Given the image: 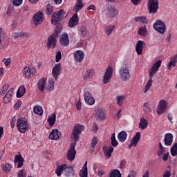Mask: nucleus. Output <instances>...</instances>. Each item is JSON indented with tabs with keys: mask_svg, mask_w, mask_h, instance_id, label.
Returning <instances> with one entry per match:
<instances>
[{
	"mask_svg": "<svg viewBox=\"0 0 177 177\" xmlns=\"http://www.w3.org/2000/svg\"><path fill=\"white\" fill-rule=\"evenodd\" d=\"M84 8V3L82 0H77L75 6L73 7V12L75 13H78Z\"/></svg>",
	"mask_w": 177,
	"mask_h": 177,
	"instance_id": "nucleus-25",
	"label": "nucleus"
},
{
	"mask_svg": "<svg viewBox=\"0 0 177 177\" xmlns=\"http://www.w3.org/2000/svg\"><path fill=\"white\" fill-rule=\"evenodd\" d=\"M47 121L50 127H53V125H55V123L56 122V113H53L50 115L48 118L47 119Z\"/></svg>",
	"mask_w": 177,
	"mask_h": 177,
	"instance_id": "nucleus-34",
	"label": "nucleus"
},
{
	"mask_svg": "<svg viewBox=\"0 0 177 177\" xmlns=\"http://www.w3.org/2000/svg\"><path fill=\"white\" fill-rule=\"evenodd\" d=\"M156 111L158 115L162 114V113H165V111H167V102L165 100H162L159 102V105Z\"/></svg>",
	"mask_w": 177,
	"mask_h": 177,
	"instance_id": "nucleus-16",
	"label": "nucleus"
},
{
	"mask_svg": "<svg viewBox=\"0 0 177 177\" xmlns=\"http://www.w3.org/2000/svg\"><path fill=\"white\" fill-rule=\"evenodd\" d=\"M64 16V11L60 10L59 12H55L51 18V23L54 26H57L60 23V19H63Z\"/></svg>",
	"mask_w": 177,
	"mask_h": 177,
	"instance_id": "nucleus-7",
	"label": "nucleus"
},
{
	"mask_svg": "<svg viewBox=\"0 0 177 177\" xmlns=\"http://www.w3.org/2000/svg\"><path fill=\"white\" fill-rule=\"evenodd\" d=\"M12 3L15 6H20L23 3V0H13Z\"/></svg>",
	"mask_w": 177,
	"mask_h": 177,
	"instance_id": "nucleus-58",
	"label": "nucleus"
},
{
	"mask_svg": "<svg viewBox=\"0 0 177 177\" xmlns=\"http://www.w3.org/2000/svg\"><path fill=\"white\" fill-rule=\"evenodd\" d=\"M9 84L6 83L3 84V86L1 87V91H0V95L1 96H3V95H5V93H6V91H8V89H9Z\"/></svg>",
	"mask_w": 177,
	"mask_h": 177,
	"instance_id": "nucleus-44",
	"label": "nucleus"
},
{
	"mask_svg": "<svg viewBox=\"0 0 177 177\" xmlns=\"http://www.w3.org/2000/svg\"><path fill=\"white\" fill-rule=\"evenodd\" d=\"M66 167H67L66 164L59 165L56 170H55V174H57V176H60L62 174H63V171H65Z\"/></svg>",
	"mask_w": 177,
	"mask_h": 177,
	"instance_id": "nucleus-35",
	"label": "nucleus"
},
{
	"mask_svg": "<svg viewBox=\"0 0 177 177\" xmlns=\"http://www.w3.org/2000/svg\"><path fill=\"white\" fill-rule=\"evenodd\" d=\"M168 70L171 68V67H176V63L173 62L172 61H170L167 65Z\"/></svg>",
	"mask_w": 177,
	"mask_h": 177,
	"instance_id": "nucleus-59",
	"label": "nucleus"
},
{
	"mask_svg": "<svg viewBox=\"0 0 177 177\" xmlns=\"http://www.w3.org/2000/svg\"><path fill=\"white\" fill-rule=\"evenodd\" d=\"M116 99H117V104L118 106H122L125 100V97L124 95H119L116 97Z\"/></svg>",
	"mask_w": 177,
	"mask_h": 177,
	"instance_id": "nucleus-45",
	"label": "nucleus"
},
{
	"mask_svg": "<svg viewBox=\"0 0 177 177\" xmlns=\"http://www.w3.org/2000/svg\"><path fill=\"white\" fill-rule=\"evenodd\" d=\"M3 62L6 66V67H9V66H10L11 63H12V60L10 59V58H4L3 59Z\"/></svg>",
	"mask_w": 177,
	"mask_h": 177,
	"instance_id": "nucleus-52",
	"label": "nucleus"
},
{
	"mask_svg": "<svg viewBox=\"0 0 177 177\" xmlns=\"http://www.w3.org/2000/svg\"><path fill=\"white\" fill-rule=\"evenodd\" d=\"M111 77H113V66H108L105 71V74L103 77V83L109 84L110 82V80H111Z\"/></svg>",
	"mask_w": 177,
	"mask_h": 177,
	"instance_id": "nucleus-9",
	"label": "nucleus"
},
{
	"mask_svg": "<svg viewBox=\"0 0 177 177\" xmlns=\"http://www.w3.org/2000/svg\"><path fill=\"white\" fill-rule=\"evenodd\" d=\"M24 163V158L21 153L15 156L14 164H17V168H21Z\"/></svg>",
	"mask_w": 177,
	"mask_h": 177,
	"instance_id": "nucleus-18",
	"label": "nucleus"
},
{
	"mask_svg": "<svg viewBox=\"0 0 177 177\" xmlns=\"http://www.w3.org/2000/svg\"><path fill=\"white\" fill-rule=\"evenodd\" d=\"M158 0H149L147 4V9L150 15H155L158 12Z\"/></svg>",
	"mask_w": 177,
	"mask_h": 177,
	"instance_id": "nucleus-4",
	"label": "nucleus"
},
{
	"mask_svg": "<svg viewBox=\"0 0 177 177\" xmlns=\"http://www.w3.org/2000/svg\"><path fill=\"white\" fill-rule=\"evenodd\" d=\"M153 28L156 31H158L159 34H165L167 31V26L164 21L158 19L153 25Z\"/></svg>",
	"mask_w": 177,
	"mask_h": 177,
	"instance_id": "nucleus-5",
	"label": "nucleus"
},
{
	"mask_svg": "<svg viewBox=\"0 0 177 177\" xmlns=\"http://www.w3.org/2000/svg\"><path fill=\"white\" fill-rule=\"evenodd\" d=\"M42 21H44V12L39 11L33 16V23L35 26H38V24H42Z\"/></svg>",
	"mask_w": 177,
	"mask_h": 177,
	"instance_id": "nucleus-11",
	"label": "nucleus"
},
{
	"mask_svg": "<svg viewBox=\"0 0 177 177\" xmlns=\"http://www.w3.org/2000/svg\"><path fill=\"white\" fill-rule=\"evenodd\" d=\"M81 107H82V104L81 103V101L79 100L76 103V109L80 111L81 110Z\"/></svg>",
	"mask_w": 177,
	"mask_h": 177,
	"instance_id": "nucleus-60",
	"label": "nucleus"
},
{
	"mask_svg": "<svg viewBox=\"0 0 177 177\" xmlns=\"http://www.w3.org/2000/svg\"><path fill=\"white\" fill-rule=\"evenodd\" d=\"M140 140V132H137L133 137V140H131L130 145L128 146L129 149H131L133 146H138V143Z\"/></svg>",
	"mask_w": 177,
	"mask_h": 177,
	"instance_id": "nucleus-19",
	"label": "nucleus"
},
{
	"mask_svg": "<svg viewBox=\"0 0 177 177\" xmlns=\"http://www.w3.org/2000/svg\"><path fill=\"white\" fill-rule=\"evenodd\" d=\"M111 145L113 147H117L118 146V141L115 139V133H113L111 136Z\"/></svg>",
	"mask_w": 177,
	"mask_h": 177,
	"instance_id": "nucleus-42",
	"label": "nucleus"
},
{
	"mask_svg": "<svg viewBox=\"0 0 177 177\" xmlns=\"http://www.w3.org/2000/svg\"><path fill=\"white\" fill-rule=\"evenodd\" d=\"M55 62L56 63H59L60 60L62 59V52L57 51L56 56H55Z\"/></svg>",
	"mask_w": 177,
	"mask_h": 177,
	"instance_id": "nucleus-53",
	"label": "nucleus"
},
{
	"mask_svg": "<svg viewBox=\"0 0 177 177\" xmlns=\"http://www.w3.org/2000/svg\"><path fill=\"white\" fill-rule=\"evenodd\" d=\"M24 95H26V87L22 85L18 88L17 91V97L20 99V97H23Z\"/></svg>",
	"mask_w": 177,
	"mask_h": 177,
	"instance_id": "nucleus-33",
	"label": "nucleus"
},
{
	"mask_svg": "<svg viewBox=\"0 0 177 177\" xmlns=\"http://www.w3.org/2000/svg\"><path fill=\"white\" fill-rule=\"evenodd\" d=\"M113 151H114V148H113V147L110 146L107 150L104 151V154L106 156V157H107L108 158H110V157H111V153H113Z\"/></svg>",
	"mask_w": 177,
	"mask_h": 177,
	"instance_id": "nucleus-46",
	"label": "nucleus"
},
{
	"mask_svg": "<svg viewBox=\"0 0 177 177\" xmlns=\"http://www.w3.org/2000/svg\"><path fill=\"white\" fill-rule=\"evenodd\" d=\"M60 73H62V64H56L52 70L53 78H55V80H57L58 77L60 75Z\"/></svg>",
	"mask_w": 177,
	"mask_h": 177,
	"instance_id": "nucleus-12",
	"label": "nucleus"
},
{
	"mask_svg": "<svg viewBox=\"0 0 177 177\" xmlns=\"http://www.w3.org/2000/svg\"><path fill=\"white\" fill-rule=\"evenodd\" d=\"M117 8H115V7L114 6H109L107 7V16H109V17H111V19H114V17H115V16H117Z\"/></svg>",
	"mask_w": 177,
	"mask_h": 177,
	"instance_id": "nucleus-17",
	"label": "nucleus"
},
{
	"mask_svg": "<svg viewBox=\"0 0 177 177\" xmlns=\"http://www.w3.org/2000/svg\"><path fill=\"white\" fill-rule=\"evenodd\" d=\"M170 153L172 157L177 156V143L173 145L172 147L170 149Z\"/></svg>",
	"mask_w": 177,
	"mask_h": 177,
	"instance_id": "nucleus-47",
	"label": "nucleus"
},
{
	"mask_svg": "<svg viewBox=\"0 0 177 177\" xmlns=\"http://www.w3.org/2000/svg\"><path fill=\"white\" fill-rule=\"evenodd\" d=\"M127 136L128 133H127L125 131H122L118 134V139L119 142H125V140H127Z\"/></svg>",
	"mask_w": 177,
	"mask_h": 177,
	"instance_id": "nucleus-32",
	"label": "nucleus"
},
{
	"mask_svg": "<svg viewBox=\"0 0 177 177\" xmlns=\"http://www.w3.org/2000/svg\"><path fill=\"white\" fill-rule=\"evenodd\" d=\"M6 13L8 16H12L13 13H15V8L12 6H9Z\"/></svg>",
	"mask_w": 177,
	"mask_h": 177,
	"instance_id": "nucleus-51",
	"label": "nucleus"
},
{
	"mask_svg": "<svg viewBox=\"0 0 177 177\" xmlns=\"http://www.w3.org/2000/svg\"><path fill=\"white\" fill-rule=\"evenodd\" d=\"M165 146H171L174 142V136L171 133H166L164 138Z\"/></svg>",
	"mask_w": 177,
	"mask_h": 177,
	"instance_id": "nucleus-21",
	"label": "nucleus"
},
{
	"mask_svg": "<svg viewBox=\"0 0 177 177\" xmlns=\"http://www.w3.org/2000/svg\"><path fill=\"white\" fill-rule=\"evenodd\" d=\"M13 88H10L7 93H6L3 102L5 103V104H8L9 102H10L12 97L13 96Z\"/></svg>",
	"mask_w": 177,
	"mask_h": 177,
	"instance_id": "nucleus-20",
	"label": "nucleus"
},
{
	"mask_svg": "<svg viewBox=\"0 0 177 177\" xmlns=\"http://www.w3.org/2000/svg\"><path fill=\"white\" fill-rule=\"evenodd\" d=\"M21 103H22L21 100H18L15 103V104L14 105V109L15 110H17L19 107H21Z\"/></svg>",
	"mask_w": 177,
	"mask_h": 177,
	"instance_id": "nucleus-54",
	"label": "nucleus"
},
{
	"mask_svg": "<svg viewBox=\"0 0 177 177\" xmlns=\"http://www.w3.org/2000/svg\"><path fill=\"white\" fill-rule=\"evenodd\" d=\"M53 13V6H51L50 4H48L46 8V14L48 16H50Z\"/></svg>",
	"mask_w": 177,
	"mask_h": 177,
	"instance_id": "nucleus-48",
	"label": "nucleus"
},
{
	"mask_svg": "<svg viewBox=\"0 0 177 177\" xmlns=\"http://www.w3.org/2000/svg\"><path fill=\"white\" fill-rule=\"evenodd\" d=\"M95 115L97 120H100V121H103L104 120H106V114L102 109H99L97 110Z\"/></svg>",
	"mask_w": 177,
	"mask_h": 177,
	"instance_id": "nucleus-29",
	"label": "nucleus"
},
{
	"mask_svg": "<svg viewBox=\"0 0 177 177\" xmlns=\"http://www.w3.org/2000/svg\"><path fill=\"white\" fill-rule=\"evenodd\" d=\"M119 75L122 81H129L131 78V72L128 68L122 66L119 70Z\"/></svg>",
	"mask_w": 177,
	"mask_h": 177,
	"instance_id": "nucleus-6",
	"label": "nucleus"
},
{
	"mask_svg": "<svg viewBox=\"0 0 177 177\" xmlns=\"http://www.w3.org/2000/svg\"><path fill=\"white\" fill-rule=\"evenodd\" d=\"M75 174V171L74 170V167L73 166L67 167V165L65 168V176L66 177H73Z\"/></svg>",
	"mask_w": 177,
	"mask_h": 177,
	"instance_id": "nucleus-26",
	"label": "nucleus"
},
{
	"mask_svg": "<svg viewBox=\"0 0 177 177\" xmlns=\"http://www.w3.org/2000/svg\"><path fill=\"white\" fill-rule=\"evenodd\" d=\"M47 48L48 49H50V48L55 49V48H56V35L53 34L48 37L47 41Z\"/></svg>",
	"mask_w": 177,
	"mask_h": 177,
	"instance_id": "nucleus-14",
	"label": "nucleus"
},
{
	"mask_svg": "<svg viewBox=\"0 0 177 177\" xmlns=\"http://www.w3.org/2000/svg\"><path fill=\"white\" fill-rule=\"evenodd\" d=\"M138 34V35H141V37H146L147 35V28H146V26L140 27Z\"/></svg>",
	"mask_w": 177,
	"mask_h": 177,
	"instance_id": "nucleus-38",
	"label": "nucleus"
},
{
	"mask_svg": "<svg viewBox=\"0 0 177 177\" xmlns=\"http://www.w3.org/2000/svg\"><path fill=\"white\" fill-rule=\"evenodd\" d=\"M29 127L30 125L28 124L27 119L21 118L17 120V128L21 133H26V132L28 131Z\"/></svg>",
	"mask_w": 177,
	"mask_h": 177,
	"instance_id": "nucleus-3",
	"label": "nucleus"
},
{
	"mask_svg": "<svg viewBox=\"0 0 177 177\" xmlns=\"http://www.w3.org/2000/svg\"><path fill=\"white\" fill-rule=\"evenodd\" d=\"M84 97L85 102L87 104H89V106H93V104H95V98L92 97V93H91V91H85L84 94Z\"/></svg>",
	"mask_w": 177,
	"mask_h": 177,
	"instance_id": "nucleus-10",
	"label": "nucleus"
},
{
	"mask_svg": "<svg viewBox=\"0 0 177 177\" xmlns=\"http://www.w3.org/2000/svg\"><path fill=\"white\" fill-rule=\"evenodd\" d=\"M161 63H162V61L161 60L157 61L152 65L151 68L149 69V79L143 88L144 93H146L147 91H149V89L151 88V85H153V77L156 75V74L158 71V68L161 67Z\"/></svg>",
	"mask_w": 177,
	"mask_h": 177,
	"instance_id": "nucleus-2",
	"label": "nucleus"
},
{
	"mask_svg": "<svg viewBox=\"0 0 177 177\" xmlns=\"http://www.w3.org/2000/svg\"><path fill=\"white\" fill-rule=\"evenodd\" d=\"M28 33L27 32H19V38H27Z\"/></svg>",
	"mask_w": 177,
	"mask_h": 177,
	"instance_id": "nucleus-57",
	"label": "nucleus"
},
{
	"mask_svg": "<svg viewBox=\"0 0 177 177\" xmlns=\"http://www.w3.org/2000/svg\"><path fill=\"white\" fill-rule=\"evenodd\" d=\"M136 23H142V24H147V18L146 17H136L134 18Z\"/></svg>",
	"mask_w": 177,
	"mask_h": 177,
	"instance_id": "nucleus-37",
	"label": "nucleus"
},
{
	"mask_svg": "<svg viewBox=\"0 0 177 177\" xmlns=\"http://www.w3.org/2000/svg\"><path fill=\"white\" fill-rule=\"evenodd\" d=\"M62 136V133L57 129H54L49 134L48 138L50 140H59Z\"/></svg>",
	"mask_w": 177,
	"mask_h": 177,
	"instance_id": "nucleus-15",
	"label": "nucleus"
},
{
	"mask_svg": "<svg viewBox=\"0 0 177 177\" xmlns=\"http://www.w3.org/2000/svg\"><path fill=\"white\" fill-rule=\"evenodd\" d=\"M115 28V25H109L107 26H105L104 28L105 34H106V35H111V32L114 31Z\"/></svg>",
	"mask_w": 177,
	"mask_h": 177,
	"instance_id": "nucleus-36",
	"label": "nucleus"
},
{
	"mask_svg": "<svg viewBox=\"0 0 177 177\" xmlns=\"http://www.w3.org/2000/svg\"><path fill=\"white\" fill-rule=\"evenodd\" d=\"M38 88L41 92H44L45 91V86H46V78L42 77L38 82Z\"/></svg>",
	"mask_w": 177,
	"mask_h": 177,
	"instance_id": "nucleus-27",
	"label": "nucleus"
},
{
	"mask_svg": "<svg viewBox=\"0 0 177 177\" xmlns=\"http://www.w3.org/2000/svg\"><path fill=\"white\" fill-rule=\"evenodd\" d=\"M24 74L26 78H28L31 75V71L30 70V67L26 66L24 68Z\"/></svg>",
	"mask_w": 177,
	"mask_h": 177,
	"instance_id": "nucleus-50",
	"label": "nucleus"
},
{
	"mask_svg": "<svg viewBox=\"0 0 177 177\" xmlns=\"http://www.w3.org/2000/svg\"><path fill=\"white\" fill-rule=\"evenodd\" d=\"M168 157H169V152L163 154L162 160L163 161H168Z\"/></svg>",
	"mask_w": 177,
	"mask_h": 177,
	"instance_id": "nucleus-62",
	"label": "nucleus"
},
{
	"mask_svg": "<svg viewBox=\"0 0 177 177\" xmlns=\"http://www.w3.org/2000/svg\"><path fill=\"white\" fill-rule=\"evenodd\" d=\"M80 23V17H78V14L75 13L72 17L69 19L68 26L71 28L73 27H75V26H78Z\"/></svg>",
	"mask_w": 177,
	"mask_h": 177,
	"instance_id": "nucleus-13",
	"label": "nucleus"
},
{
	"mask_svg": "<svg viewBox=\"0 0 177 177\" xmlns=\"http://www.w3.org/2000/svg\"><path fill=\"white\" fill-rule=\"evenodd\" d=\"M87 162H86L84 165L82 169L80 171L79 175L80 177H88V166Z\"/></svg>",
	"mask_w": 177,
	"mask_h": 177,
	"instance_id": "nucleus-31",
	"label": "nucleus"
},
{
	"mask_svg": "<svg viewBox=\"0 0 177 177\" xmlns=\"http://www.w3.org/2000/svg\"><path fill=\"white\" fill-rule=\"evenodd\" d=\"M170 62H173V63H177V55H174L171 57Z\"/></svg>",
	"mask_w": 177,
	"mask_h": 177,
	"instance_id": "nucleus-64",
	"label": "nucleus"
},
{
	"mask_svg": "<svg viewBox=\"0 0 177 177\" xmlns=\"http://www.w3.org/2000/svg\"><path fill=\"white\" fill-rule=\"evenodd\" d=\"M96 145H97V138H96V137H94L91 140V147H92V149H94L95 146H96Z\"/></svg>",
	"mask_w": 177,
	"mask_h": 177,
	"instance_id": "nucleus-55",
	"label": "nucleus"
},
{
	"mask_svg": "<svg viewBox=\"0 0 177 177\" xmlns=\"http://www.w3.org/2000/svg\"><path fill=\"white\" fill-rule=\"evenodd\" d=\"M73 57L76 63H82V62H84V59L85 58V53H84V51L81 50H77L74 52Z\"/></svg>",
	"mask_w": 177,
	"mask_h": 177,
	"instance_id": "nucleus-8",
	"label": "nucleus"
},
{
	"mask_svg": "<svg viewBox=\"0 0 177 177\" xmlns=\"http://www.w3.org/2000/svg\"><path fill=\"white\" fill-rule=\"evenodd\" d=\"M163 177H171V171L166 170L163 174Z\"/></svg>",
	"mask_w": 177,
	"mask_h": 177,
	"instance_id": "nucleus-61",
	"label": "nucleus"
},
{
	"mask_svg": "<svg viewBox=\"0 0 177 177\" xmlns=\"http://www.w3.org/2000/svg\"><path fill=\"white\" fill-rule=\"evenodd\" d=\"M145 46V41L139 40L136 46V50L138 55H142L143 53V48Z\"/></svg>",
	"mask_w": 177,
	"mask_h": 177,
	"instance_id": "nucleus-24",
	"label": "nucleus"
},
{
	"mask_svg": "<svg viewBox=\"0 0 177 177\" xmlns=\"http://www.w3.org/2000/svg\"><path fill=\"white\" fill-rule=\"evenodd\" d=\"M47 91H53L55 89V80L53 79H49L47 86H46Z\"/></svg>",
	"mask_w": 177,
	"mask_h": 177,
	"instance_id": "nucleus-40",
	"label": "nucleus"
},
{
	"mask_svg": "<svg viewBox=\"0 0 177 177\" xmlns=\"http://www.w3.org/2000/svg\"><path fill=\"white\" fill-rule=\"evenodd\" d=\"M17 177H26V174L24 173V169H21L18 171Z\"/></svg>",
	"mask_w": 177,
	"mask_h": 177,
	"instance_id": "nucleus-56",
	"label": "nucleus"
},
{
	"mask_svg": "<svg viewBox=\"0 0 177 177\" xmlns=\"http://www.w3.org/2000/svg\"><path fill=\"white\" fill-rule=\"evenodd\" d=\"M1 169L6 174H9V171L12 170V165L9 163H4L1 165Z\"/></svg>",
	"mask_w": 177,
	"mask_h": 177,
	"instance_id": "nucleus-39",
	"label": "nucleus"
},
{
	"mask_svg": "<svg viewBox=\"0 0 177 177\" xmlns=\"http://www.w3.org/2000/svg\"><path fill=\"white\" fill-rule=\"evenodd\" d=\"M14 39H17V38H20V32H14L12 35Z\"/></svg>",
	"mask_w": 177,
	"mask_h": 177,
	"instance_id": "nucleus-63",
	"label": "nucleus"
},
{
	"mask_svg": "<svg viewBox=\"0 0 177 177\" xmlns=\"http://www.w3.org/2000/svg\"><path fill=\"white\" fill-rule=\"evenodd\" d=\"M33 111L35 114H38L39 115H42L44 114V109H42V106H35L33 108Z\"/></svg>",
	"mask_w": 177,
	"mask_h": 177,
	"instance_id": "nucleus-41",
	"label": "nucleus"
},
{
	"mask_svg": "<svg viewBox=\"0 0 177 177\" xmlns=\"http://www.w3.org/2000/svg\"><path fill=\"white\" fill-rule=\"evenodd\" d=\"M149 125V121L146 120L145 118H141L140 120V123L138 124V127L140 129H142V131L144 129H146Z\"/></svg>",
	"mask_w": 177,
	"mask_h": 177,
	"instance_id": "nucleus-30",
	"label": "nucleus"
},
{
	"mask_svg": "<svg viewBox=\"0 0 177 177\" xmlns=\"http://www.w3.org/2000/svg\"><path fill=\"white\" fill-rule=\"evenodd\" d=\"M78 32L82 38H85L89 35V31L85 25H82L78 30Z\"/></svg>",
	"mask_w": 177,
	"mask_h": 177,
	"instance_id": "nucleus-22",
	"label": "nucleus"
},
{
	"mask_svg": "<svg viewBox=\"0 0 177 177\" xmlns=\"http://www.w3.org/2000/svg\"><path fill=\"white\" fill-rule=\"evenodd\" d=\"M122 174L118 169H113L109 173V177H121Z\"/></svg>",
	"mask_w": 177,
	"mask_h": 177,
	"instance_id": "nucleus-43",
	"label": "nucleus"
},
{
	"mask_svg": "<svg viewBox=\"0 0 177 177\" xmlns=\"http://www.w3.org/2000/svg\"><path fill=\"white\" fill-rule=\"evenodd\" d=\"M61 45L63 46H67L70 44V39H68V35L64 33L62 35L59 39Z\"/></svg>",
	"mask_w": 177,
	"mask_h": 177,
	"instance_id": "nucleus-23",
	"label": "nucleus"
},
{
	"mask_svg": "<svg viewBox=\"0 0 177 177\" xmlns=\"http://www.w3.org/2000/svg\"><path fill=\"white\" fill-rule=\"evenodd\" d=\"M84 129H85V127L79 124H76L73 129L71 138L74 140V142L70 145L69 149L66 153V158L68 161H74L75 160V155L77 154L75 146H77V142L80 140V134L82 133Z\"/></svg>",
	"mask_w": 177,
	"mask_h": 177,
	"instance_id": "nucleus-1",
	"label": "nucleus"
},
{
	"mask_svg": "<svg viewBox=\"0 0 177 177\" xmlns=\"http://www.w3.org/2000/svg\"><path fill=\"white\" fill-rule=\"evenodd\" d=\"M95 74V69L94 68H89L88 69L86 73L83 75L84 80H91L92 77H93Z\"/></svg>",
	"mask_w": 177,
	"mask_h": 177,
	"instance_id": "nucleus-28",
	"label": "nucleus"
},
{
	"mask_svg": "<svg viewBox=\"0 0 177 177\" xmlns=\"http://www.w3.org/2000/svg\"><path fill=\"white\" fill-rule=\"evenodd\" d=\"M149 104V102L144 103L143 110L145 114H149V113H151V109L150 108Z\"/></svg>",
	"mask_w": 177,
	"mask_h": 177,
	"instance_id": "nucleus-49",
	"label": "nucleus"
}]
</instances>
